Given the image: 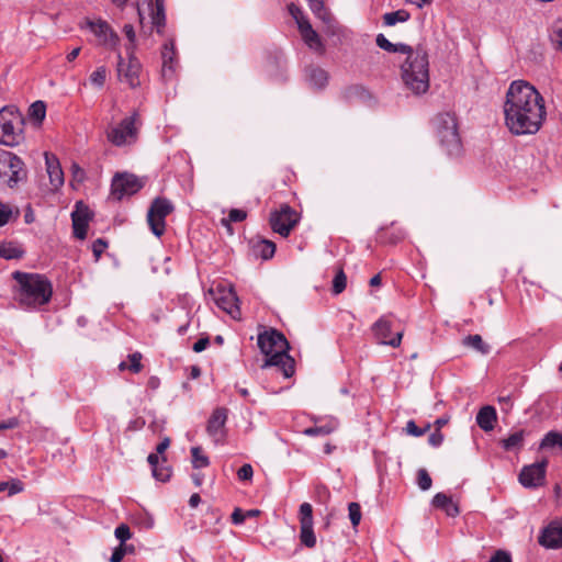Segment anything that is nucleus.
Masks as SVG:
<instances>
[{
	"label": "nucleus",
	"instance_id": "36",
	"mask_svg": "<svg viewBox=\"0 0 562 562\" xmlns=\"http://www.w3.org/2000/svg\"><path fill=\"white\" fill-rule=\"evenodd\" d=\"M300 540L307 548H314L316 546V537L313 530V525L300 526Z\"/></svg>",
	"mask_w": 562,
	"mask_h": 562
},
{
	"label": "nucleus",
	"instance_id": "61",
	"mask_svg": "<svg viewBox=\"0 0 562 562\" xmlns=\"http://www.w3.org/2000/svg\"><path fill=\"white\" fill-rule=\"evenodd\" d=\"M448 516L454 517L459 514V508L452 503V501L443 508Z\"/></svg>",
	"mask_w": 562,
	"mask_h": 562
},
{
	"label": "nucleus",
	"instance_id": "28",
	"mask_svg": "<svg viewBox=\"0 0 562 562\" xmlns=\"http://www.w3.org/2000/svg\"><path fill=\"white\" fill-rule=\"evenodd\" d=\"M247 217V212L241 209H232L228 212L227 217L221 220V225L226 228L229 235H233L234 231L232 223L243 222Z\"/></svg>",
	"mask_w": 562,
	"mask_h": 562
},
{
	"label": "nucleus",
	"instance_id": "49",
	"mask_svg": "<svg viewBox=\"0 0 562 562\" xmlns=\"http://www.w3.org/2000/svg\"><path fill=\"white\" fill-rule=\"evenodd\" d=\"M71 176H72V180H71L72 186H74V182H77L80 184L86 179L85 170L76 162H74L71 165Z\"/></svg>",
	"mask_w": 562,
	"mask_h": 562
},
{
	"label": "nucleus",
	"instance_id": "34",
	"mask_svg": "<svg viewBox=\"0 0 562 562\" xmlns=\"http://www.w3.org/2000/svg\"><path fill=\"white\" fill-rule=\"evenodd\" d=\"M559 447L562 450V434L559 431H549L540 442V449H552Z\"/></svg>",
	"mask_w": 562,
	"mask_h": 562
},
{
	"label": "nucleus",
	"instance_id": "13",
	"mask_svg": "<svg viewBox=\"0 0 562 562\" xmlns=\"http://www.w3.org/2000/svg\"><path fill=\"white\" fill-rule=\"evenodd\" d=\"M228 411L225 407H217L213 411L206 425V432L215 443H224L226 438L225 424Z\"/></svg>",
	"mask_w": 562,
	"mask_h": 562
},
{
	"label": "nucleus",
	"instance_id": "42",
	"mask_svg": "<svg viewBox=\"0 0 562 562\" xmlns=\"http://www.w3.org/2000/svg\"><path fill=\"white\" fill-rule=\"evenodd\" d=\"M417 484L422 491H428L431 487L432 480L425 469H419L417 472Z\"/></svg>",
	"mask_w": 562,
	"mask_h": 562
},
{
	"label": "nucleus",
	"instance_id": "26",
	"mask_svg": "<svg viewBox=\"0 0 562 562\" xmlns=\"http://www.w3.org/2000/svg\"><path fill=\"white\" fill-rule=\"evenodd\" d=\"M375 43L381 49L389 53H401L406 55L413 48L412 46L403 43L394 44L390 42L383 34L376 35Z\"/></svg>",
	"mask_w": 562,
	"mask_h": 562
},
{
	"label": "nucleus",
	"instance_id": "10",
	"mask_svg": "<svg viewBox=\"0 0 562 562\" xmlns=\"http://www.w3.org/2000/svg\"><path fill=\"white\" fill-rule=\"evenodd\" d=\"M297 223V214L288 204H282L279 210L271 212L270 225L273 232L286 237Z\"/></svg>",
	"mask_w": 562,
	"mask_h": 562
},
{
	"label": "nucleus",
	"instance_id": "51",
	"mask_svg": "<svg viewBox=\"0 0 562 562\" xmlns=\"http://www.w3.org/2000/svg\"><path fill=\"white\" fill-rule=\"evenodd\" d=\"M451 502V498L445 493H437L432 498V505L437 508L443 509Z\"/></svg>",
	"mask_w": 562,
	"mask_h": 562
},
{
	"label": "nucleus",
	"instance_id": "37",
	"mask_svg": "<svg viewBox=\"0 0 562 562\" xmlns=\"http://www.w3.org/2000/svg\"><path fill=\"white\" fill-rule=\"evenodd\" d=\"M108 70L104 66L98 67L89 77V81L98 89L103 88L106 80Z\"/></svg>",
	"mask_w": 562,
	"mask_h": 562
},
{
	"label": "nucleus",
	"instance_id": "3",
	"mask_svg": "<svg viewBox=\"0 0 562 562\" xmlns=\"http://www.w3.org/2000/svg\"><path fill=\"white\" fill-rule=\"evenodd\" d=\"M257 344L266 356L261 369L276 367L286 379L294 374L295 361L289 355L290 344L281 331L269 328L258 335Z\"/></svg>",
	"mask_w": 562,
	"mask_h": 562
},
{
	"label": "nucleus",
	"instance_id": "43",
	"mask_svg": "<svg viewBox=\"0 0 562 562\" xmlns=\"http://www.w3.org/2000/svg\"><path fill=\"white\" fill-rule=\"evenodd\" d=\"M289 12L295 20L299 30H301V25H303L304 22H310L308 19L305 16L304 12L302 11V9L293 3L289 5Z\"/></svg>",
	"mask_w": 562,
	"mask_h": 562
},
{
	"label": "nucleus",
	"instance_id": "47",
	"mask_svg": "<svg viewBox=\"0 0 562 562\" xmlns=\"http://www.w3.org/2000/svg\"><path fill=\"white\" fill-rule=\"evenodd\" d=\"M24 484L19 479H11L10 481H7V491L9 496H13L15 494H19L23 492Z\"/></svg>",
	"mask_w": 562,
	"mask_h": 562
},
{
	"label": "nucleus",
	"instance_id": "58",
	"mask_svg": "<svg viewBox=\"0 0 562 562\" xmlns=\"http://www.w3.org/2000/svg\"><path fill=\"white\" fill-rule=\"evenodd\" d=\"M246 520L245 513L240 508H235L232 514V522L234 525H241Z\"/></svg>",
	"mask_w": 562,
	"mask_h": 562
},
{
	"label": "nucleus",
	"instance_id": "24",
	"mask_svg": "<svg viewBox=\"0 0 562 562\" xmlns=\"http://www.w3.org/2000/svg\"><path fill=\"white\" fill-rule=\"evenodd\" d=\"M496 420H497L496 409L490 405L482 407L476 415V424L484 431L493 430Z\"/></svg>",
	"mask_w": 562,
	"mask_h": 562
},
{
	"label": "nucleus",
	"instance_id": "41",
	"mask_svg": "<svg viewBox=\"0 0 562 562\" xmlns=\"http://www.w3.org/2000/svg\"><path fill=\"white\" fill-rule=\"evenodd\" d=\"M346 285H347V277L344 273V271L340 269L336 273V276L333 280V292L335 294H339L346 289Z\"/></svg>",
	"mask_w": 562,
	"mask_h": 562
},
{
	"label": "nucleus",
	"instance_id": "54",
	"mask_svg": "<svg viewBox=\"0 0 562 562\" xmlns=\"http://www.w3.org/2000/svg\"><path fill=\"white\" fill-rule=\"evenodd\" d=\"M490 562H513L512 557L504 550H497L490 559Z\"/></svg>",
	"mask_w": 562,
	"mask_h": 562
},
{
	"label": "nucleus",
	"instance_id": "39",
	"mask_svg": "<svg viewBox=\"0 0 562 562\" xmlns=\"http://www.w3.org/2000/svg\"><path fill=\"white\" fill-rule=\"evenodd\" d=\"M313 525V508L310 503L300 506V526Z\"/></svg>",
	"mask_w": 562,
	"mask_h": 562
},
{
	"label": "nucleus",
	"instance_id": "31",
	"mask_svg": "<svg viewBox=\"0 0 562 562\" xmlns=\"http://www.w3.org/2000/svg\"><path fill=\"white\" fill-rule=\"evenodd\" d=\"M308 7L316 18L322 20L326 24H330L333 21L331 14L326 9L323 0H307Z\"/></svg>",
	"mask_w": 562,
	"mask_h": 562
},
{
	"label": "nucleus",
	"instance_id": "14",
	"mask_svg": "<svg viewBox=\"0 0 562 562\" xmlns=\"http://www.w3.org/2000/svg\"><path fill=\"white\" fill-rule=\"evenodd\" d=\"M140 64L135 57H130L125 61L121 54H119L117 74L121 81L127 83L131 88H136L140 85L139 72Z\"/></svg>",
	"mask_w": 562,
	"mask_h": 562
},
{
	"label": "nucleus",
	"instance_id": "30",
	"mask_svg": "<svg viewBox=\"0 0 562 562\" xmlns=\"http://www.w3.org/2000/svg\"><path fill=\"white\" fill-rule=\"evenodd\" d=\"M524 439H525V431L518 430V431L510 434L507 438L503 439L501 441V445L506 451H514V450L520 449L522 447Z\"/></svg>",
	"mask_w": 562,
	"mask_h": 562
},
{
	"label": "nucleus",
	"instance_id": "60",
	"mask_svg": "<svg viewBox=\"0 0 562 562\" xmlns=\"http://www.w3.org/2000/svg\"><path fill=\"white\" fill-rule=\"evenodd\" d=\"M123 32L131 43H133L135 41L136 34H135L133 25L125 24L123 27Z\"/></svg>",
	"mask_w": 562,
	"mask_h": 562
},
{
	"label": "nucleus",
	"instance_id": "12",
	"mask_svg": "<svg viewBox=\"0 0 562 562\" xmlns=\"http://www.w3.org/2000/svg\"><path fill=\"white\" fill-rule=\"evenodd\" d=\"M393 322L389 316H381L373 325V335L380 345L397 348L401 346L403 331L397 330L392 337Z\"/></svg>",
	"mask_w": 562,
	"mask_h": 562
},
{
	"label": "nucleus",
	"instance_id": "33",
	"mask_svg": "<svg viewBox=\"0 0 562 562\" xmlns=\"http://www.w3.org/2000/svg\"><path fill=\"white\" fill-rule=\"evenodd\" d=\"M254 249L257 256L268 260L273 257L276 252V245L270 240L262 239L255 244Z\"/></svg>",
	"mask_w": 562,
	"mask_h": 562
},
{
	"label": "nucleus",
	"instance_id": "4",
	"mask_svg": "<svg viewBox=\"0 0 562 562\" xmlns=\"http://www.w3.org/2000/svg\"><path fill=\"white\" fill-rule=\"evenodd\" d=\"M402 79L407 89L419 95L429 89V60L427 50L418 45L406 54L401 66Z\"/></svg>",
	"mask_w": 562,
	"mask_h": 562
},
{
	"label": "nucleus",
	"instance_id": "56",
	"mask_svg": "<svg viewBox=\"0 0 562 562\" xmlns=\"http://www.w3.org/2000/svg\"><path fill=\"white\" fill-rule=\"evenodd\" d=\"M428 442L432 447H439L443 442V435L440 432V430H436L428 437Z\"/></svg>",
	"mask_w": 562,
	"mask_h": 562
},
{
	"label": "nucleus",
	"instance_id": "8",
	"mask_svg": "<svg viewBox=\"0 0 562 562\" xmlns=\"http://www.w3.org/2000/svg\"><path fill=\"white\" fill-rule=\"evenodd\" d=\"M173 211L172 203L165 198H156L147 212V223L156 237L164 235L166 217Z\"/></svg>",
	"mask_w": 562,
	"mask_h": 562
},
{
	"label": "nucleus",
	"instance_id": "21",
	"mask_svg": "<svg viewBox=\"0 0 562 562\" xmlns=\"http://www.w3.org/2000/svg\"><path fill=\"white\" fill-rule=\"evenodd\" d=\"M81 202H78L76 210L71 213L74 236L78 239H85L89 223L88 209H81Z\"/></svg>",
	"mask_w": 562,
	"mask_h": 562
},
{
	"label": "nucleus",
	"instance_id": "35",
	"mask_svg": "<svg viewBox=\"0 0 562 562\" xmlns=\"http://www.w3.org/2000/svg\"><path fill=\"white\" fill-rule=\"evenodd\" d=\"M140 360H142V353L140 352H134V353L128 356L130 364H127L125 361H122L119 364V369L121 371H123L125 369H130L132 372L138 373L142 370V368H143V366L140 363Z\"/></svg>",
	"mask_w": 562,
	"mask_h": 562
},
{
	"label": "nucleus",
	"instance_id": "2",
	"mask_svg": "<svg viewBox=\"0 0 562 562\" xmlns=\"http://www.w3.org/2000/svg\"><path fill=\"white\" fill-rule=\"evenodd\" d=\"M16 282L13 297L24 310H37L47 304L53 295L52 282L43 274L14 271Z\"/></svg>",
	"mask_w": 562,
	"mask_h": 562
},
{
	"label": "nucleus",
	"instance_id": "38",
	"mask_svg": "<svg viewBox=\"0 0 562 562\" xmlns=\"http://www.w3.org/2000/svg\"><path fill=\"white\" fill-rule=\"evenodd\" d=\"M192 454V465L194 469L206 468L210 464L209 458L202 453V449L200 447L191 448Z\"/></svg>",
	"mask_w": 562,
	"mask_h": 562
},
{
	"label": "nucleus",
	"instance_id": "40",
	"mask_svg": "<svg viewBox=\"0 0 562 562\" xmlns=\"http://www.w3.org/2000/svg\"><path fill=\"white\" fill-rule=\"evenodd\" d=\"M46 106L43 101H35L30 106V115L36 121H42L45 117Z\"/></svg>",
	"mask_w": 562,
	"mask_h": 562
},
{
	"label": "nucleus",
	"instance_id": "46",
	"mask_svg": "<svg viewBox=\"0 0 562 562\" xmlns=\"http://www.w3.org/2000/svg\"><path fill=\"white\" fill-rule=\"evenodd\" d=\"M349 519L353 527H357L361 520V507L358 503H350L348 506Z\"/></svg>",
	"mask_w": 562,
	"mask_h": 562
},
{
	"label": "nucleus",
	"instance_id": "20",
	"mask_svg": "<svg viewBox=\"0 0 562 562\" xmlns=\"http://www.w3.org/2000/svg\"><path fill=\"white\" fill-rule=\"evenodd\" d=\"M45 166L50 184L54 189H59L64 184V172L58 158L54 154L45 153Z\"/></svg>",
	"mask_w": 562,
	"mask_h": 562
},
{
	"label": "nucleus",
	"instance_id": "17",
	"mask_svg": "<svg viewBox=\"0 0 562 562\" xmlns=\"http://www.w3.org/2000/svg\"><path fill=\"white\" fill-rule=\"evenodd\" d=\"M538 542L546 549H559L562 547V521L553 520L546 526L538 538Z\"/></svg>",
	"mask_w": 562,
	"mask_h": 562
},
{
	"label": "nucleus",
	"instance_id": "9",
	"mask_svg": "<svg viewBox=\"0 0 562 562\" xmlns=\"http://www.w3.org/2000/svg\"><path fill=\"white\" fill-rule=\"evenodd\" d=\"M8 177L9 187L13 188L26 178L23 160L12 153L0 154V177Z\"/></svg>",
	"mask_w": 562,
	"mask_h": 562
},
{
	"label": "nucleus",
	"instance_id": "59",
	"mask_svg": "<svg viewBox=\"0 0 562 562\" xmlns=\"http://www.w3.org/2000/svg\"><path fill=\"white\" fill-rule=\"evenodd\" d=\"M153 474L158 481H161V482H165L170 477V473H169L168 469L161 470V471H159L158 469H153Z\"/></svg>",
	"mask_w": 562,
	"mask_h": 562
},
{
	"label": "nucleus",
	"instance_id": "6",
	"mask_svg": "<svg viewBox=\"0 0 562 562\" xmlns=\"http://www.w3.org/2000/svg\"><path fill=\"white\" fill-rule=\"evenodd\" d=\"M23 116L11 108L0 110V144L16 146L23 140Z\"/></svg>",
	"mask_w": 562,
	"mask_h": 562
},
{
	"label": "nucleus",
	"instance_id": "25",
	"mask_svg": "<svg viewBox=\"0 0 562 562\" xmlns=\"http://www.w3.org/2000/svg\"><path fill=\"white\" fill-rule=\"evenodd\" d=\"M339 422L336 418H329L322 425H315L304 429L303 434L310 437L327 436L338 428Z\"/></svg>",
	"mask_w": 562,
	"mask_h": 562
},
{
	"label": "nucleus",
	"instance_id": "29",
	"mask_svg": "<svg viewBox=\"0 0 562 562\" xmlns=\"http://www.w3.org/2000/svg\"><path fill=\"white\" fill-rule=\"evenodd\" d=\"M463 345L468 348L474 349L481 355H487L491 351V347L484 342L482 337L477 334L464 337Z\"/></svg>",
	"mask_w": 562,
	"mask_h": 562
},
{
	"label": "nucleus",
	"instance_id": "52",
	"mask_svg": "<svg viewBox=\"0 0 562 562\" xmlns=\"http://www.w3.org/2000/svg\"><path fill=\"white\" fill-rule=\"evenodd\" d=\"M11 215L12 210L8 205L0 202V226H4L5 224H8L11 218Z\"/></svg>",
	"mask_w": 562,
	"mask_h": 562
},
{
	"label": "nucleus",
	"instance_id": "1",
	"mask_svg": "<svg viewBox=\"0 0 562 562\" xmlns=\"http://www.w3.org/2000/svg\"><path fill=\"white\" fill-rule=\"evenodd\" d=\"M503 112L506 127L518 136L536 134L547 115L543 97L525 80H515L509 85Z\"/></svg>",
	"mask_w": 562,
	"mask_h": 562
},
{
	"label": "nucleus",
	"instance_id": "7",
	"mask_svg": "<svg viewBox=\"0 0 562 562\" xmlns=\"http://www.w3.org/2000/svg\"><path fill=\"white\" fill-rule=\"evenodd\" d=\"M139 116L135 111L132 115L124 117L119 124L106 130L108 140L116 147L130 145L137 139Z\"/></svg>",
	"mask_w": 562,
	"mask_h": 562
},
{
	"label": "nucleus",
	"instance_id": "15",
	"mask_svg": "<svg viewBox=\"0 0 562 562\" xmlns=\"http://www.w3.org/2000/svg\"><path fill=\"white\" fill-rule=\"evenodd\" d=\"M86 24L98 38L99 44L108 46L110 48H115L117 46L120 38L106 21L87 20Z\"/></svg>",
	"mask_w": 562,
	"mask_h": 562
},
{
	"label": "nucleus",
	"instance_id": "27",
	"mask_svg": "<svg viewBox=\"0 0 562 562\" xmlns=\"http://www.w3.org/2000/svg\"><path fill=\"white\" fill-rule=\"evenodd\" d=\"M24 255L22 247L13 241L0 244V257L7 260L20 259Z\"/></svg>",
	"mask_w": 562,
	"mask_h": 562
},
{
	"label": "nucleus",
	"instance_id": "11",
	"mask_svg": "<svg viewBox=\"0 0 562 562\" xmlns=\"http://www.w3.org/2000/svg\"><path fill=\"white\" fill-rule=\"evenodd\" d=\"M143 188V182L134 175L116 173L111 183V195L120 201L125 195H132Z\"/></svg>",
	"mask_w": 562,
	"mask_h": 562
},
{
	"label": "nucleus",
	"instance_id": "32",
	"mask_svg": "<svg viewBox=\"0 0 562 562\" xmlns=\"http://www.w3.org/2000/svg\"><path fill=\"white\" fill-rule=\"evenodd\" d=\"M411 14L404 10L400 9L396 11L387 12L383 15V23L386 26H393L396 23H404L409 20Z\"/></svg>",
	"mask_w": 562,
	"mask_h": 562
},
{
	"label": "nucleus",
	"instance_id": "57",
	"mask_svg": "<svg viewBox=\"0 0 562 562\" xmlns=\"http://www.w3.org/2000/svg\"><path fill=\"white\" fill-rule=\"evenodd\" d=\"M210 345V339L207 337L200 338L193 344V351L195 352H202L204 351L207 346Z\"/></svg>",
	"mask_w": 562,
	"mask_h": 562
},
{
	"label": "nucleus",
	"instance_id": "19",
	"mask_svg": "<svg viewBox=\"0 0 562 562\" xmlns=\"http://www.w3.org/2000/svg\"><path fill=\"white\" fill-rule=\"evenodd\" d=\"M162 69L161 76L165 80H170L176 74L178 66L177 54L175 50L173 41H168L164 44L161 52Z\"/></svg>",
	"mask_w": 562,
	"mask_h": 562
},
{
	"label": "nucleus",
	"instance_id": "53",
	"mask_svg": "<svg viewBox=\"0 0 562 562\" xmlns=\"http://www.w3.org/2000/svg\"><path fill=\"white\" fill-rule=\"evenodd\" d=\"M106 247L108 243L102 238H98L97 240L93 241L92 251L97 259L100 258V256L103 254Z\"/></svg>",
	"mask_w": 562,
	"mask_h": 562
},
{
	"label": "nucleus",
	"instance_id": "18",
	"mask_svg": "<svg viewBox=\"0 0 562 562\" xmlns=\"http://www.w3.org/2000/svg\"><path fill=\"white\" fill-rule=\"evenodd\" d=\"M215 303L221 310L225 311L234 318L240 314L238 297L233 289H217Z\"/></svg>",
	"mask_w": 562,
	"mask_h": 562
},
{
	"label": "nucleus",
	"instance_id": "44",
	"mask_svg": "<svg viewBox=\"0 0 562 562\" xmlns=\"http://www.w3.org/2000/svg\"><path fill=\"white\" fill-rule=\"evenodd\" d=\"M550 37L551 41L557 44V48L562 50V20L553 24Z\"/></svg>",
	"mask_w": 562,
	"mask_h": 562
},
{
	"label": "nucleus",
	"instance_id": "55",
	"mask_svg": "<svg viewBox=\"0 0 562 562\" xmlns=\"http://www.w3.org/2000/svg\"><path fill=\"white\" fill-rule=\"evenodd\" d=\"M126 554V547L125 546H119L114 549L112 552V555L110 557V562H121L123 558Z\"/></svg>",
	"mask_w": 562,
	"mask_h": 562
},
{
	"label": "nucleus",
	"instance_id": "23",
	"mask_svg": "<svg viewBox=\"0 0 562 562\" xmlns=\"http://www.w3.org/2000/svg\"><path fill=\"white\" fill-rule=\"evenodd\" d=\"M304 43L313 50L323 53L324 45L318 36V34L313 30L310 22H304L301 25V30H299Z\"/></svg>",
	"mask_w": 562,
	"mask_h": 562
},
{
	"label": "nucleus",
	"instance_id": "64",
	"mask_svg": "<svg viewBox=\"0 0 562 562\" xmlns=\"http://www.w3.org/2000/svg\"><path fill=\"white\" fill-rule=\"evenodd\" d=\"M18 426V420L15 418H10L7 422L0 423V430L11 429Z\"/></svg>",
	"mask_w": 562,
	"mask_h": 562
},
{
	"label": "nucleus",
	"instance_id": "62",
	"mask_svg": "<svg viewBox=\"0 0 562 562\" xmlns=\"http://www.w3.org/2000/svg\"><path fill=\"white\" fill-rule=\"evenodd\" d=\"M170 445V440L168 438H165L162 441H160L157 447H156V453L157 454H161L164 453L167 448L169 447Z\"/></svg>",
	"mask_w": 562,
	"mask_h": 562
},
{
	"label": "nucleus",
	"instance_id": "45",
	"mask_svg": "<svg viewBox=\"0 0 562 562\" xmlns=\"http://www.w3.org/2000/svg\"><path fill=\"white\" fill-rule=\"evenodd\" d=\"M114 535L120 540L121 546H125V542L131 539L132 532L130 527L125 524H121L115 528Z\"/></svg>",
	"mask_w": 562,
	"mask_h": 562
},
{
	"label": "nucleus",
	"instance_id": "16",
	"mask_svg": "<svg viewBox=\"0 0 562 562\" xmlns=\"http://www.w3.org/2000/svg\"><path fill=\"white\" fill-rule=\"evenodd\" d=\"M547 461L526 465L519 473V482L525 487H537L543 484L546 477Z\"/></svg>",
	"mask_w": 562,
	"mask_h": 562
},
{
	"label": "nucleus",
	"instance_id": "48",
	"mask_svg": "<svg viewBox=\"0 0 562 562\" xmlns=\"http://www.w3.org/2000/svg\"><path fill=\"white\" fill-rule=\"evenodd\" d=\"M429 429V425L425 428H419L414 420H408L406 423V431L408 435L414 437L423 436Z\"/></svg>",
	"mask_w": 562,
	"mask_h": 562
},
{
	"label": "nucleus",
	"instance_id": "5",
	"mask_svg": "<svg viewBox=\"0 0 562 562\" xmlns=\"http://www.w3.org/2000/svg\"><path fill=\"white\" fill-rule=\"evenodd\" d=\"M435 124L443 149L449 156H458L461 153L462 145L456 117L450 113H441L436 116Z\"/></svg>",
	"mask_w": 562,
	"mask_h": 562
},
{
	"label": "nucleus",
	"instance_id": "22",
	"mask_svg": "<svg viewBox=\"0 0 562 562\" xmlns=\"http://www.w3.org/2000/svg\"><path fill=\"white\" fill-rule=\"evenodd\" d=\"M305 79L312 88L323 89L328 83V74L321 67L310 66L305 69Z\"/></svg>",
	"mask_w": 562,
	"mask_h": 562
},
{
	"label": "nucleus",
	"instance_id": "50",
	"mask_svg": "<svg viewBox=\"0 0 562 562\" xmlns=\"http://www.w3.org/2000/svg\"><path fill=\"white\" fill-rule=\"evenodd\" d=\"M254 475V470L251 464L246 463L239 468L237 471V476L240 481H251Z\"/></svg>",
	"mask_w": 562,
	"mask_h": 562
},
{
	"label": "nucleus",
	"instance_id": "63",
	"mask_svg": "<svg viewBox=\"0 0 562 562\" xmlns=\"http://www.w3.org/2000/svg\"><path fill=\"white\" fill-rule=\"evenodd\" d=\"M499 404L502 405V409H509L513 405L512 398L509 395L501 396L498 398Z\"/></svg>",
	"mask_w": 562,
	"mask_h": 562
}]
</instances>
